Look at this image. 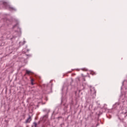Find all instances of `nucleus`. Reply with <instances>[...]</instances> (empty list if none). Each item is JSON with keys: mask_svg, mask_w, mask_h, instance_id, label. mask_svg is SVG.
<instances>
[{"mask_svg": "<svg viewBox=\"0 0 127 127\" xmlns=\"http://www.w3.org/2000/svg\"><path fill=\"white\" fill-rule=\"evenodd\" d=\"M0 4H1L2 6H4L5 8H8L10 11H16V9L15 8L8 4V3H7V2H6L0 1Z\"/></svg>", "mask_w": 127, "mask_h": 127, "instance_id": "obj_1", "label": "nucleus"}, {"mask_svg": "<svg viewBox=\"0 0 127 127\" xmlns=\"http://www.w3.org/2000/svg\"><path fill=\"white\" fill-rule=\"evenodd\" d=\"M43 111L46 112L47 113V114L44 115L43 117H41L40 120L41 122H44V123H45V122L46 121V120H47V118H48V114H49V112L50 111L47 110V109H44Z\"/></svg>", "mask_w": 127, "mask_h": 127, "instance_id": "obj_2", "label": "nucleus"}, {"mask_svg": "<svg viewBox=\"0 0 127 127\" xmlns=\"http://www.w3.org/2000/svg\"><path fill=\"white\" fill-rule=\"evenodd\" d=\"M68 86H69V84L67 82H65L64 84V85L62 89V94H64V92L65 94H67V91L68 90Z\"/></svg>", "mask_w": 127, "mask_h": 127, "instance_id": "obj_3", "label": "nucleus"}, {"mask_svg": "<svg viewBox=\"0 0 127 127\" xmlns=\"http://www.w3.org/2000/svg\"><path fill=\"white\" fill-rule=\"evenodd\" d=\"M60 109H61V105H59L57 106L55 108V110L53 112V114H54V115H57V114H58V113L59 112V110H60Z\"/></svg>", "mask_w": 127, "mask_h": 127, "instance_id": "obj_4", "label": "nucleus"}, {"mask_svg": "<svg viewBox=\"0 0 127 127\" xmlns=\"http://www.w3.org/2000/svg\"><path fill=\"white\" fill-rule=\"evenodd\" d=\"M15 32L17 33L18 36H20L21 35V29L18 28L17 30H15Z\"/></svg>", "mask_w": 127, "mask_h": 127, "instance_id": "obj_5", "label": "nucleus"}, {"mask_svg": "<svg viewBox=\"0 0 127 127\" xmlns=\"http://www.w3.org/2000/svg\"><path fill=\"white\" fill-rule=\"evenodd\" d=\"M51 84H43V87H44V90L45 91H47V90H46V88H50V86H51Z\"/></svg>", "mask_w": 127, "mask_h": 127, "instance_id": "obj_6", "label": "nucleus"}, {"mask_svg": "<svg viewBox=\"0 0 127 127\" xmlns=\"http://www.w3.org/2000/svg\"><path fill=\"white\" fill-rule=\"evenodd\" d=\"M6 22L8 24H11V23H12V19H7Z\"/></svg>", "mask_w": 127, "mask_h": 127, "instance_id": "obj_7", "label": "nucleus"}, {"mask_svg": "<svg viewBox=\"0 0 127 127\" xmlns=\"http://www.w3.org/2000/svg\"><path fill=\"white\" fill-rule=\"evenodd\" d=\"M30 122H31V116L29 115L28 118L26 120V123L27 124L28 123H30Z\"/></svg>", "mask_w": 127, "mask_h": 127, "instance_id": "obj_8", "label": "nucleus"}, {"mask_svg": "<svg viewBox=\"0 0 127 127\" xmlns=\"http://www.w3.org/2000/svg\"><path fill=\"white\" fill-rule=\"evenodd\" d=\"M26 74H28V75H34V73L29 70H26Z\"/></svg>", "mask_w": 127, "mask_h": 127, "instance_id": "obj_9", "label": "nucleus"}, {"mask_svg": "<svg viewBox=\"0 0 127 127\" xmlns=\"http://www.w3.org/2000/svg\"><path fill=\"white\" fill-rule=\"evenodd\" d=\"M120 105V103H116L114 105H113V108L115 109V108H117L118 106Z\"/></svg>", "mask_w": 127, "mask_h": 127, "instance_id": "obj_10", "label": "nucleus"}, {"mask_svg": "<svg viewBox=\"0 0 127 127\" xmlns=\"http://www.w3.org/2000/svg\"><path fill=\"white\" fill-rule=\"evenodd\" d=\"M33 82H34V79H31V84L32 86H33V85H34L35 84Z\"/></svg>", "mask_w": 127, "mask_h": 127, "instance_id": "obj_11", "label": "nucleus"}, {"mask_svg": "<svg viewBox=\"0 0 127 127\" xmlns=\"http://www.w3.org/2000/svg\"><path fill=\"white\" fill-rule=\"evenodd\" d=\"M17 25H18V23H16L14 26H13L12 28H15V27H17Z\"/></svg>", "mask_w": 127, "mask_h": 127, "instance_id": "obj_12", "label": "nucleus"}, {"mask_svg": "<svg viewBox=\"0 0 127 127\" xmlns=\"http://www.w3.org/2000/svg\"><path fill=\"white\" fill-rule=\"evenodd\" d=\"M34 126H32V127H37V123L36 122L33 123Z\"/></svg>", "mask_w": 127, "mask_h": 127, "instance_id": "obj_13", "label": "nucleus"}, {"mask_svg": "<svg viewBox=\"0 0 127 127\" xmlns=\"http://www.w3.org/2000/svg\"><path fill=\"white\" fill-rule=\"evenodd\" d=\"M90 74H91V75H94V74H95V72H94V71H91L90 72Z\"/></svg>", "mask_w": 127, "mask_h": 127, "instance_id": "obj_14", "label": "nucleus"}, {"mask_svg": "<svg viewBox=\"0 0 127 127\" xmlns=\"http://www.w3.org/2000/svg\"><path fill=\"white\" fill-rule=\"evenodd\" d=\"M109 119H112V116H110L109 117H108Z\"/></svg>", "mask_w": 127, "mask_h": 127, "instance_id": "obj_15", "label": "nucleus"}, {"mask_svg": "<svg viewBox=\"0 0 127 127\" xmlns=\"http://www.w3.org/2000/svg\"><path fill=\"white\" fill-rule=\"evenodd\" d=\"M124 82H125V80L123 82V83H122V86H124Z\"/></svg>", "mask_w": 127, "mask_h": 127, "instance_id": "obj_16", "label": "nucleus"}, {"mask_svg": "<svg viewBox=\"0 0 127 127\" xmlns=\"http://www.w3.org/2000/svg\"><path fill=\"white\" fill-rule=\"evenodd\" d=\"M27 56H30V55H27Z\"/></svg>", "mask_w": 127, "mask_h": 127, "instance_id": "obj_17", "label": "nucleus"}, {"mask_svg": "<svg viewBox=\"0 0 127 127\" xmlns=\"http://www.w3.org/2000/svg\"><path fill=\"white\" fill-rule=\"evenodd\" d=\"M61 127H62V124L61 125Z\"/></svg>", "mask_w": 127, "mask_h": 127, "instance_id": "obj_18", "label": "nucleus"}, {"mask_svg": "<svg viewBox=\"0 0 127 127\" xmlns=\"http://www.w3.org/2000/svg\"><path fill=\"white\" fill-rule=\"evenodd\" d=\"M123 89V86L121 87V89Z\"/></svg>", "mask_w": 127, "mask_h": 127, "instance_id": "obj_19", "label": "nucleus"}, {"mask_svg": "<svg viewBox=\"0 0 127 127\" xmlns=\"http://www.w3.org/2000/svg\"><path fill=\"white\" fill-rule=\"evenodd\" d=\"M65 109H67V106H65Z\"/></svg>", "mask_w": 127, "mask_h": 127, "instance_id": "obj_20", "label": "nucleus"}, {"mask_svg": "<svg viewBox=\"0 0 127 127\" xmlns=\"http://www.w3.org/2000/svg\"><path fill=\"white\" fill-rule=\"evenodd\" d=\"M25 42H26L24 41V43H25Z\"/></svg>", "mask_w": 127, "mask_h": 127, "instance_id": "obj_21", "label": "nucleus"}, {"mask_svg": "<svg viewBox=\"0 0 127 127\" xmlns=\"http://www.w3.org/2000/svg\"><path fill=\"white\" fill-rule=\"evenodd\" d=\"M125 114H127V112L125 113Z\"/></svg>", "mask_w": 127, "mask_h": 127, "instance_id": "obj_22", "label": "nucleus"}, {"mask_svg": "<svg viewBox=\"0 0 127 127\" xmlns=\"http://www.w3.org/2000/svg\"><path fill=\"white\" fill-rule=\"evenodd\" d=\"M80 90H79V92H80Z\"/></svg>", "mask_w": 127, "mask_h": 127, "instance_id": "obj_23", "label": "nucleus"}, {"mask_svg": "<svg viewBox=\"0 0 127 127\" xmlns=\"http://www.w3.org/2000/svg\"><path fill=\"white\" fill-rule=\"evenodd\" d=\"M46 101H47V99H46Z\"/></svg>", "mask_w": 127, "mask_h": 127, "instance_id": "obj_24", "label": "nucleus"}]
</instances>
